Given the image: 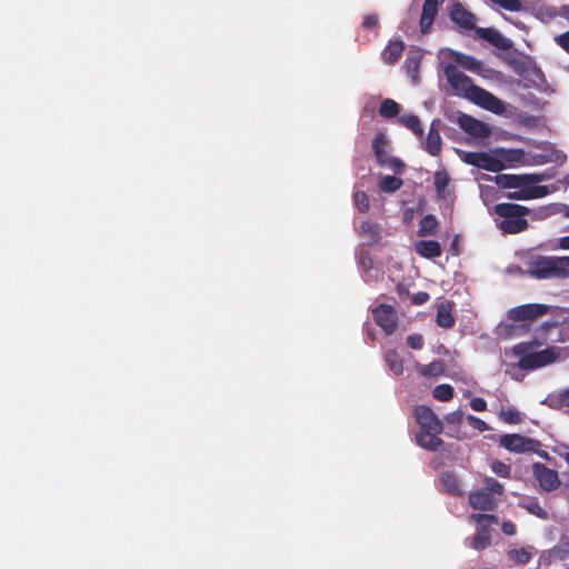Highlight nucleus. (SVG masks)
Instances as JSON below:
<instances>
[{
	"mask_svg": "<svg viewBox=\"0 0 569 569\" xmlns=\"http://www.w3.org/2000/svg\"><path fill=\"white\" fill-rule=\"evenodd\" d=\"M557 327L556 321H545L537 330L530 341L520 342L512 348L516 356L520 357L518 367L522 370H535L556 362L560 358L561 349L549 347L541 351L532 352L535 348L541 347L548 340V333Z\"/></svg>",
	"mask_w": 569,
	"mask_h": 569,
	"instance_id": "nucleus-1",
	"label": "nucleus"
},
{
	"mask_svg": "<svg viewBox=\"0 0 569 569\" xmlns=\"http://www.w3.org/2000/svg\"><path fill=\"white\" fill-rule=\"evenodd\" d=\"M443 73L457 93L493 113L501 114L505 111L503 101L491 92L473 84L472 80L459 70L457 66L452 63L446 64Z\"/></svg>",
	"mask_w": 569,
	"mask_h": 569,
	"instance_id": "nucleus-2",
	"label": "nucleus"
},
{
	"mask_svg": "<svg viewBox=\"0 0 569 569\" xmlns=\"http://www.w3.org/2000/svg\"><path fill=\"white\" fill-rule=\"evenodd\" d=\"M491 214H495L496 227L503 234H518L529 228L527 217L532 220L542 219L549 214L547 208H540L538 211L531 210L526 206L500 202L493 206Z\"/></svg>",
	"mask_w": 569,
	"mask_h": 569,
	"instance_id": "nucleus-3",
	"label": "nucleus"
},
{
	"mask_svg": "<svg viewBox=\"0 0 569 569\" xmlns=\"http://www.w3.org/2000/svg\"><path fill=\"white\" fill-rule=\"evenodd\" d=\"M529 273L537 279L569 277V257H537L529 262Z\"/></svg>",
	"mask_w": 569,
	"mask_h": 569,
	"instance_id": "nucleus-4",
	"label": "nucleus"
},
{
	"mask_svg": "<svg viewBox=\"0 0 569 569\" xmlns=\"http://www.w3.org/2000/svg\"><path fill=\"white\" fill-rule=\"evenodd\" d=\"M498 445L513 453L535 452L547 461L555 460L556 458L550 456L548 451L541 449L542 445L539 440L519 433H506L500 436Z\"/></svg>",
	"mask_w": 569,
	"mask_h": 569,
	"instance_id": "nucleus-5",
	"label": "nucleus"
},
{
	"mask_svg": "<svg viewBox=\"0 0 569 569\" xmlns=\"http://www.w3.org/2000/svg\"><path fill=\"white\" fill-rule=\"evenodd\" d=\"M470 520L479 525L477 532L470 538V547L485 550L491 545V525L498 523V517L491 513H472Z\"/></svg>",
	"mask_w": 569,
	"mask_h": 569,
	"instance_id": "nucleus-6",
	"label": "nucleus"
},
{
	"mask_svg": "<svg viewBox=\"0 0 569 569\" xmlns=\"http://www.w3.org/2000/svg\"><path fill=\"white\" fill-rule=\"evenodd\" d=\"M461 160L470 166L477 167L479 169H483L490 172H500L503 170V162L483 151H468L462 152Z\"/></svg>",
	"mask_w": 569,
	"mask_h": 569,
	"instance_id": "nucleus-7",
	"label": "nucleus"
},
{
	"mask_svg": "<svg viewBox=\"0 0 569 569\" xmlns=\"http://www.w3.org/2000/svg\"><path fill=\"white\" fill-rule=\"evenodd\" d=\"M551 306L545 303H527L508 311V319L513 322L532 321L548 315Z\"/></svg>",
	"mask_w": 569,
	"mask_h": 569,
	"instance_id": "nucleus-8",
	"label": "nucleus"
},
{
	"mask_svg": "<svg viewBox=\"0 0 569 569\" xmlns=\"http://www.w3.org/2000/svg\"><path fill=\"white\" fill-rule=\"evenodd\" d=\"M373 320L387 336L392 335L398 328V316L396 309L386 303H380L372 309Z\"/></svg>",
	"mask_w": 569,
	"mask_h": 569,
	"instance_id": "nucleus-9",
	"label": "nucleus"
},
{
	"mask_svg": "<svg viewBox=\"0 0 569 569\" xmlns=\"http://www.w3.org/2000/svg\"><path fill=\"white\" fill-rule=\"evenodd\" d=\"M496 184L503 189H517L526 184H535L542 180V177L536 173H499L492 178Z\"/></svg>",
	"mask_w": 569,
	"mask_h": 569,
	"instance_id": "nucleus-10",
	"label": "nucleus"
},
{
	"mask_svg": "<svg viewBox=\"0 0 569 569\" xmlns=\"http://www.w3.org/2000/svg\"><path fill=\"white\" fill-rule=\"evenodd\" d=\"M415 418L419 425V430H430L436 432L443 431V425L431 408L418 406L413 411Z\"/></svg>",
	"mask_w": 569,
	"mask_h": 569,
	"instance_id": "nucleus-11",
	"label": "nucleus"
},
{
	"mask_svg": "<svg viewBox=\"0 0 569 569\" xmlns=\"http://www.w3.org/2000/svg\"><path fill=\"white\" fill-rule=\"evenodd\" d=\"M533 476L542 490L549 492L560 486L557 471L549 469L546 465H533Z\"/></svg>",
	"mask_w": 569,
	"mask_h": 569,
	"instance_id": "nucleus-12",
	"label": "nucleus"
},
{
	"mask_svg": "<svg viewBox=\"0 0 569 569\" xmlns=\"http://www.w3.org/2000/svg\"><path fill=\"white\" fill-rule=\"evenodd\" d=\"M458 123L468 134L476 138L485 139L491 132L488 124L466 113L459 116Z\"/></svg>",
	"mask_w": 569,
	"mask_h": 569,
	"instance_id": "nucleus-13",
	"label": "nucleus"
},
{
	"mask_svg": "<svg viewBox=\"0 0 569 569\" xmlns=\"http://www.w3.org/2000/svg\"><path fill=\"white\" fill-rule=\"evenodd\" d=\"M443 1L445 0H425L419 22L421 33L426 34L430 32L433 21L438 14L439 7Z\"/></svg>",
	"mask_w": 569,
	"mask_h": 569,
	"instance_id": "nucleus-14",
	"label": "nucleus"
},
{
	"mask_svg": "<svg viewBox=\"0 0 569 569\" xmlns=\"http://www.w3.org/2000/svg\"><path fill=\"white\" fill-rule=\"evenodd\" d=\"M517 191L507 193V198L511 200H532L546 197L549 193L547 186L526 184L518 187Z\"/></svg>",
	"mask_w": 569,
	"mask_h": 569,
	"instance_id": "nucleus-15",
	"label": "nucleus"
},
{
	"mask_svg": "<svg viewBox=\"0 0 569 569\" xmlns=\"http://www.w3.org/2000/svg\"><path fill=\"white\" fill-rule=\"evenodd\" d=\"M441 432L430 430H419L416 433L417 443L431 452L442 451L445 442L439 438Z\"/></svg>",
	"mask_w": 569,
	"mask_h": 569,
	"instance_id": "nucleus-16",
	"label": "nucleus"
},
{
	"mask_svg": "<svg viewBox=\"0 0 569 569\" xmlns=\"http://www.w3.org/2000/svg\"><path fill=\"white\" fill-rule=\"evenodd\" d=\"M441 124H442V122L440 119H435L431 122L427 139L425 141V150L430 156H433V157L438 156L441 152V144H442L441 136H440Z\"/></svg>",
	"mask_w": 569,
	"mask_h": 569,
	"instance_id": "nucleus-17",
	"label": "nucleus"
},
{
	"mask_svg": "<svg viewBox=\"0 0 569 569\" xmlns=\"http://www.w3.org/2000/svg\"><path fill=\"white\" fill-rule=\"evenodd\" d=\"M450 19L465 30L475 29V14L468 11L460 2H457L452 6L450 11Z\"/></svg>",
	"mask_w": 569,
	"mask_h": 569,
	"instance_id": "nucleus-18",
	"label": "nucleus"
},
{
	"mask_svg": "<svg viewBox=\"0 0 569 569\" xmlns=\"http://www.w3.org/2000/svg\"><path fill=\"white\" fill-rule=\"evenodd\" d=\"M468 501L473 509L481 511H492L497 506V501L492 495L483 490L471 492Z\"/></svg>",
	"mask_w": 569,
	"mask_h": 569,
	"instance_id": "nucleus-19",
	"label": "nucleus"
},
{
	"mask_svg": "<svg viewBox=\"0 0 569 569\" xmlns=\"http://www.w3.org/2000/svg\"><path fill=\"white\" fill-rule=\"evenodd\" d=\"M371 147L377 163L381 166L390 156L388 152L389 141L386 134L383 132L377 133L372 140Z\"/></svg>",
	"mask_w": 569,
	"mask_h": 569,
	"instance_id": "nucleus-20",
	"label": "nucleus"
},
{
	"mask_svg": "<svg viewBox=\"0 0 569 569\" xmlns=\"http://www.w3.org/2000/svg\"><path fill=\"white\" fill-rule=\"evenodd\" d=\"M453 303L445 301L437 307V325L445 329H450L455 326V317L452 316Z\"/></svg>",
	"mask_w": 569,
	"mask_h": 569,
	"instance_id": "nucleus-21",
	"label": "nucleus"
},
{
	"mask_svg": "<svg viewBox=\"0 0 569 569\" xmlns=\"http://www.w3.org/2000/svg\"><path fill=\"white\" fill-rule=\"evenodd\" d=\"M415 249L418 254L427 259H433L441 256V247L435 240H420L415 243Z\"/></svg>",
	"mask_w": 569,
	"mask_h": 569,
	"instance_id": "nucleus-22",
	"label": "nucleus"
},
{
	"mask_svg": "<svg viewBox=\"0 0 569 569\" xmlns=\"http://www.w3.org/2000/svg\"><path fill=\"white\" fill-rule=\"evenodd\" d=\"M405 50V43L401 40H390L382 51V60L387 64H395Z\"/></svg>",
	"mask_w": 569,
	"mask_h": 569,
	"instance_id": "nucleus-23",
	"label": "nucleus"
},
{
	"mask_svg": "<svg viewBox=\"0 0 569 569\" xmlns=\"http://www.w3.org/2000/svg\"><path fill=\"white\" fill-rule=\"evenodd\" d=\"M440 482L443 490L451 496H462L461 483L459 478L453 472H443Z\"/></svg>",
	"mask_w": 569,
	"mask_h": 569,
	"instance_id": "nucleus-24",
	"label": "nucleus"
},
{
	"mask_svg": "<svg viewBox=\"0 0 569 569\" xmlns=\"http://www.w3.org/2000/svg\"><path fill=\"white\" fill-rule=\"evenodd\" d=\"M478 36L491 43L492 46L500 48V49H507L508 44L506 39L496 30L492 28H478L477 29Z\"/></svg>",
	"mask_w": 569,
	"mask_h": 569,
	"instance_id": "nucleus-25",
	"label": "nucleus"
},
{
	"mask_svg": "<svg viewBox=\"0 0 569 569\" xmlns=\"http://www.w3.org/2000/svg\"><path fill=\"white\" fill-rule=\"evenodd\" d=\"M422 56L419 52H410L405 60V69L407 74L417 82L419 79V68Z\"/></svg>",
	"mask_w": 569,
	"mask_h": 569,
	"instance_id": "nucleus-26",
	"label": "nucleus"
},
{
	"mask_svg": "<svg viewBox=\"0 0 569 569\" xmlns=\"http://www.w3.org/2000/svg\"><path fill=\"white\" fill-rule=\"evenodd\" d=\"M438 228V220L433 214H426L419 222L418 234L420 237L433 236Z\"/></svg>",
	"mask_w": 569,
	"mask_h": 569,
	"instance_id": "nucleus-27",
	"label": "nucleus"
},
{
	"mask_svg": "<svg viewBox=\"0 0 569 569\" xmlns=\"http://www.w3.org/2000/svg\"><path fill=\"white\" fill-rule=\"evenodd\" d=\"M445 363L441 360H433L428 365H418V372L423 377H439L445 372Z\"/></svg>",
	"mask_w": 569,
	"mask_h": 569,
	"instance_id": "nucleus-28",
	"label": "nucleus"
},
{
	"mask_svg": "<svg viewBox=\"0 0 569 569\" xmlns=\"http://www.w3.org/2000/svg\"><path fill=\"white\" fill-rule=\"evenodd\" d=\"M403 184L401 178L396 176H385L379 181V189L386 193H392L398 191Z\"/></svg>",
	"mask_w": 569,
	"mask_h": 569,
	"instance_id": "nucleus-29",
	"label": "nucleus"
},
{
	"mask_svg": "<svg viewBox=\"0 0 569 569\" xmlns=\"http://www.w3.org/2000/svg\"><path fill=\"white\" fill-rule=\"evenodd\" d=\"M400 122L411 130L416 136L421 138L423 136V128L421 126L420 119L415 114H406L400 118Z\"/></svg>",
	"mask_w": 569,
	"mask_h": 569,
	"instance_id": "nucleus-30",
	"label": "nucleus"
},
{
	"mask_svg": "<svg viewBox=\"0 0 569 569\" xmlns=\"http://www.w3.org/2000/svg\"><path fill=\"white\" fill-rule=\"evenodd\" d=\"M386 362L389 367V369L396 375L400 376L403 373V362L401 357L395 351L389 350L386 353Z\"/></svg>",
	"mask_w": 569,
	"mask_h": 569,
	"instance_id": "nucleus-31",
	"label": "nucleus"
},
{
	"mask_svg": "<svg viewBox=\"0 0 569 569\" xmlns=\"http://www.w3.org/2000/svg\"><path fill=\"white\" fill-rule=\"evenodd\" d=\"M435 188L438 198H445V191L450 182L447 171H437L433 177Z\"/></svg>",
	"mask_w": 569,
	"mask_h": 569,
	"instance_id": "nucleus-32",
	"label": "nucleus"
},
{
	"mask_svg": "<svg viewBox=\"0 0 569 569\" xmlns=\"http://www.w3.org/2000/svg\"><path fill=\"white\" fill-rule=\"evenodd\" d=\"M400 111V106L392 99H385L379 108V113L383 118H395Z\"/></svg>",
	"mask_w": 569,
	"mask_h": 569,
	"instance_id": "nucleus-33",
	"label": "nucleus"
},
{
	"mask_svg": "<svg viewBox=\"0 0 569 569\" xmlns=\"http://www.w3.org/2000/svg\"><path fill=\"white\" fill-rule=\"evenodd\" d=\"M457 62L469 71L479 72L482 69V62L472 56L459 54Z\"/></svg>",
	"mask_w": 569,
	"mask_h": 569,
	"instance_id": "nucleus-34",
	"label": "nucleus"
},
{
	"mask_svg": "<svg viewBox=\"0 0 569 569\" xmlns=\"http://www.w3.org/2000/svg\"><path fill=\"white\" fill-rule=\"evenodd\" d=\"M453 395V388L448 383L439 385L432 391L433 398L439 401H450Z\"/></svg>",
	"mask_w": 569,
	"mask_h": 569,
	"instance_id": "nucleus-35",
	"label": "nucleus"
},
{
	"mask_svg": "<svg viewBox=\"0 0 569 569\" xmlns=\"http://www.w3.org/2000/svg\"><path fill=\"white\" fill-rule=\"evenodd\" d=\"M509 560L518 565H526L529 562L531 556L530 552L525 548L511 549L508 551Z\"/></svg>",
	"mask_w": 569,
	"mask_h": 569,
	"instance_id": "nucleus-36",
	"label": "nucleus"
},
{
	"mask_svg": "<svg viewBox=\"0 0 569 569\" xmlns=\"http://www.w3.org/2000/svg\"><path fill=\"white\" fill-rule=\"evenodd\" d=\"M520 506L525 508L528 512L541 518H547V512L545 509L539 505V502L535 499L521 502Z\"/></svg>",
	"mask_w": 569,
	"mask_h": 569,
	"instance_id": "nucleus-37",
	"label": "nucleus"
},
{
	"mask_svg": "<svg viewBox=\"0 0 569 569\" xmlns=\"http://www.w3.org/2000/svg\"><path fill=\"white\" fill-rule=\"evenodd\" d=\"M499 418L510 425H516L521 421V417L519 411L516 408H507L502 409L499 412Z\"/></svg>",
	"mask_w": 569,
	"mask_h": 569,
	"instance_id": "nucleus-38",
	"label": "nucleus"
},
{
	"mask_svg": "<svg viewBox=\"0 0 569 569\" xmlns=\"http://www.w3.org/2000/svg\"><path fill=\"white\" fill-rule=\"evenodd\" d=\"M353 202L356 208L362 213L367 212L370 208L369 197L365 191L355 192Z\"/></svg>",
	"mask_w": 569,
	"mask_h": 569,
	"instance_id": "nucleus-39",
	"label": "nucleus"
},
{
	"mask_svg": "<svg viewBox=\"0 0 569 569\" xmlns=\"http://www.w3.org/2000/svg\"><path fill=\"white\" fill-rule=\"evenodd\" d=\"M492 3L497 4L498 7L510 11V12H518L522 10V3L520 0H490Z\"/></svg>",
	"mask_w": 569,
	"mask_h": 569,
	"instance_id": "nucleus-40",
	"label": "nucleus"
},
{
	"mask_svg": "<svg viewBox=\"0 0 569 569\" xmlns=\"http://www.w3.org/2000/svg\"><path fill=\"white\" fill-rule=\"evenodd\" d=\"M380 167H389L395 171V173L401 174L405 170V163L395 157L389 156L386 162H383Z\"/></svg>",
	"mask_w": 569,
	"mask_h": 569,
	"instance_id": "nucleus-41",
	"label": "nucleus"
},
{
	"mask_svg": "<svg viewBox=\"0 0 569 569\" xmlns=\"http://www.w3.org/2000/svg\"><path fill=\"white\" fill-rule=\"evenodd\" d=\"M557 407H569V388L559 391L556 396L550 398Z\"/></svg>",
	"mask_w": 569,
	"mask_h": 569,
	"instance_id": "nucleus-42",
	"label": "nucleus"
},
{
	"mask_svg": "<svg viewBox=\"0 0 569 569\" xmlns=\"http://www.w3.org/2000/svg\"><path fill=\"white\" fill-rule=\"evenodd\" d=\"M467 421L473 429H477L479 431H486L489 429L488 425L482 419L475 417L472 415L467 416Z\"/></svg>",
	"mask_w": 569,
	"mask_h": 569,
	"instance_id": "nucleus-43",
	"label": "nucleus"
},
{
	"mask_svg": "<svg viewBox=\"0 0 569 569\" xmlns=\"http://www.w3.org/2000/svg\"><path fill=\"white\" fill-rule=\"evenodd\" d=\"M485 486H486V489L488 491H490L491 493H498V495H501L502 491H503V487L501 483H499L496 479L493 478H486L485 479Z\"/></svg>",
	"mask_w": 569,
	"mask_h": 569,
	"instance_id": "nucleus-44",
	"label": "nucleus"
},
{
	"mask_svg": "<svg viewBox=\"0 0 569 569\" xmlns=\"http://www.w3.org/2000/svg\"><path fill=\"white\" fill-rule=\"evenodd\" d=\"M551 451L556 457L562 458L566 462H569V447L567 445H556L551 448Z\"/></svg>",
	"mask_w": 569,
	"mask_h": 569,
	"instance_id": "nucleus-45",
	"label": "nucleus"
},
{
	"mask_svg": "<svg viewBox=\"0 0 569 569\" xmlns=\"http://www.w3.org/2000/svg\"><path fill=\"white\" fill-rule=\"evenodd\" d=\"M407 343L410 348L419 350L423 347V338L419 333H413L407 337Z\"/></svg>",
	"mask_w": 569,
	"mask_h": 569,
	"instance_id": "nucleus-46",
	"label": "nucleus"
},
{
	"mask_svg": "<svg viewBox=\"0 0 569 569\" xmlns=\"http://www.w3.org/2000/svg\"><path fill=\"white\" fill-rule=\"evenodd\" d=\"M446 421L448 423H451V425H460L463 420V412L460 411V410H456V411H452V412H449L446 417H445Z\"/></svg>",
	"mask_w": 569,
	"mask_h": 569,
	"instance_id": "nucleus-47",
	"label": "nucleus"
},
{
	"mask_svg": "<svg viewBox=\"0 0 569 569\" xmlns=\"http://www.w3.org/2000/svg\"><path fill=\"white\" fill-rule=\"evenodd\" d=\"M379 24V17L376 13H371L365 17L362 26L366 29L377 28Z\"/></svg>",
	"mask_w": 569,
	"mask_h": 569,
	"instance_id": "nucleus-48",
	"label": "nucleus"
},
{
	"mask_svg": "<svg viewBox=\"0 0 569 569\" xmlns=\"http://www.w3.org/2000/svg\"><path fill=\"white\" fill-rule=\"evenodd\" d=\"M430 299V296L428 292L426 291H419L417 293H415L412 297H411V302L416 306H420V305H423L426 302H428Z\"/></svg>",
	"mask_w": 569,
	"mask_h": 569,
	"instance_id": "nucleus-49",
	"label": "nucleus"
},
{
	"mask_svg": "<svg viewBox=\"0 0 569 569\" xmlns=\"http://www.w3.org/2000/svg\"><path fill=\"white\" fill-rule=\"evenodd\" d=\"M470 407L478 412L487 410V402L483 398L475 397L470 401Z\"/></svg>",
	"mask_w": 569,
	"mask_h": 569,
	"instance_id": "nucleus-50",
	"label": "nucleus"
},
{
	"mask_svg": "<svg viewBox=\"0 0 569 569\" xmlns=\"http://www.w3.org/2000/svg\"><path fill=\"white\" fill-rule=\"evenodd\" d=\"M558 46H560L567 53H569V31H566L555 38Z\"/></svg>",
	"mask_w": 569,
	"mask_h": 569,
	"instance_id": "nucleus-51",
	"label": "nucleus"
},
{
	"mask_svg": "<svg viewBox=\"0 0 569 569\" xmlns=\"http://www.w3.org/2000/svg\"><path fill=\"white\" fill-rule=\"evenodd\" d=\"M510 470V465H492V471L502 478L509 477Z\"/></svg>",
	"mask_w": 569,
	"mask_h": 569,
	"instance_id": "nucleus-52",
	"label": "nucleus"
},
{
	"mask_svg": "<svg viewBox=\"0 0 569 569\" xmlns=\"http://www.w3.org/2000/svg\"><path fill=\"white\" fill-rule=\"evenodd\" d=\"M501 530L506 536H513L517 532L516 525L510 520L502 522Z\"/></svg>",
	"mask_w": 569,
	"mask_h": 569,
	"instance_id": "nucleus-53",
	"label": "nucleus"
},
{
	"mask_svg": "<svg viewBox=\"0 0 569 569\" xmlns=\"http://www.w3.org/2000/svg\"><path fill=\"white\" fill-rule=\"evenodd\" d=\"M558 248L569 250V236L559 238Z\"/></svg>",
	"mask_w": 569,
	"mask_h": 569,
	"instance_id": "nucleus-54",
	"label": "nucleus"
},
{
	"mask_svg": "<svg viewBox=\"0 0 569 569\" xmlns=\"http://www.w3.org/2000/svg\"><path fill=\"white\" fill-rule=\"evenodd\" d=\"M361 230L363 232H366V231L375 232L376 231V226L373 223H371V222H363L361 224Z\"/></svg>",
	"mask_w": 569,
	"mask_h": 569,
	"instance_id": "nucleus-55",
	"label": "nucleus"
},
{
	"mask_svg": "<svg viewBox=\"0 0 569 569\" xmlns=\"http://www.w3.org/2000/svg\"><path fill=\"white\" fill-rule=\"evenodd\" d=\"M566 216L569 217V207L567 208Z\"/></svg>",
	"mask_w": 569,
	"mask_h": 569,
	"instance_id": "nucleus-56",
	"label": "nucleus"
},
{
	"mask_svg": "<svg viewBox=\"0 0 569 569\" xmlns=\"http://www.w3.org/2000/svg\"><path fill=\"white\" fill-rule=\"evenodd\" d=\"M568 9H569V7H568Z\"/></svg>",
	"mask_w": 569,
	"mask_h": 569,
	"instance_id": "nucleus-57",
	"label": "nucleus"
}]
</instances>
